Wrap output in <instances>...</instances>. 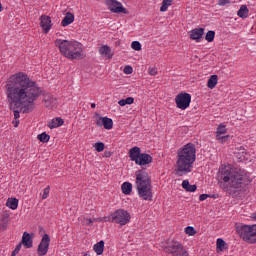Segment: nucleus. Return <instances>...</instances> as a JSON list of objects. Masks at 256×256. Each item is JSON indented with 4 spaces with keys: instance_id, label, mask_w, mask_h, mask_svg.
Instances as JSON below:
<instances>
[{
    "instance_id": "54",
    "label": "nucleus",
    "mask_w": 256,
    "mask_h": 256,
    "mask_svg": "<svg viewBox=\"0 0 256 256\" xmlns=\"http://www.w3.org/2000/svg\"><path fill=\"white\" fill-rule=\"evenodd\" d=\"M3 11V6L0 3V12Z\"/></svg>"
},
{
    "instance_id": "7",
    "label": "nucleus",
    "mask_w": 256,
    "mask_h": 256,
    "mask_svg": "<svg viewBox=\"0 0 256 256\" xmlns=\"http://www.w3.org/2000/svg\"><path fill=\"white\" fill-rule=\"evenodd\" d=\"M131 221V214L123 209H118L110 214V223H117L121 227Z\"/></svg>"
},
{
    "instance_id": "33",
    "label": "nucleus",
    "mask_w": 256,
    "mask_h": 256,
    "mask_svg": "<svg viewBox=\"0 0 256 256\" xmlns=\"http://www.w3.org/2000/svg\"><path fill=\"white\" fill-rule=\"evenodd\" d=\"M105 117H101V115H99V113L95 114V124L97 125V127H103V119Z\"/></svg>"
},
{
    "instance_id": "37",
    "label": "nucleus",
    "mask_w": 256,
    "mask_h": 256,
    "mask_svg": "<svg viewBox=\"0 0 256 256\" xmlns=\"http://www.w3.org/2000/svg\"><path fill=\"white\" fill-rule=\"evenodd\" d=\"M131 47L134 49V51H141V42L133 41Z\"/></svg>"
},
{
    "instance_id": "5",
    "label": "nucleus",
    "mask_w": 256,
    "mask_h": 256,
    "mask_svg": "<svg viewBox=\"0 0 256 256\" xmlns=\"http://www.w3.org/2000/svg\"><path fill=\"white\" fill-rule=\"evenodd\" d=\"M136 190L139 197L144 201H153V186L151 185V178L144 170L136 172Z\"/></svg>"
},
{
    "instance_id": "40",
    "label": "nucleus",
    "mask_w": 256,
    "mask_h": 256,
    "mask_svg": "<svg viewBox=\"0 0 256 256\" xmlns=\"http://www.w3.org/2000/svg\"><path fill=\"white\" fill-rule=\"evenodd\" d=\"M124 73L126 74V75H131V73H133V67H131V66H125L124 67Z\"/></svg>"
},
{
    "instance_id": "14",
    "label": "nucleus",
    "mask_w": 256,
    "mask_h": 256,
    "mask_svg": "<svg viewBox=\"0 0 256 256\" xmlns=\"http://www.w3.org/2000/svg\"><path fill=\"white\" fill-rule=\"evenodd\" d=\"M204 33H205V28H195L190 32V39H192L193 41L199 42L201 41Z\"/></svg>"
},
{
    "instance_id": "18",
    "label": "nucleus",
    "mask_w": 256,
    "mask_h": 256,
    "mask_svg": "<svg viewBox=\"0 0 256 256\" xmlns=\"http://www.w3.org/2000/svg\"><path fill=\"white\" fill-rule=\"evenodd\" d=\"M140 156H141V148L135 146L129 150L130 161H134L136 163Z\"/></svg>"
},
{
    "instance_id": "38",
    "label": "nucleus",
    "mask_w": 256,
    "mask_h": 256,
    "mask_svg": "<svg viewBox=\"0 0 256 256\" xmlns=\"http://www.w3.org/2000/svg\"><path fill=\"white\" fill-rule=\"evenodd\" d=\"M55 101V99H53V98H46L45 100H44V103H45V106L46 107H53V105L51 104V103H53Z\"/></svg>"
},
{
    "instance_id": "48",
    "label": "nucleus",
    "mask_w": 256,
    "mask_h": 256,
    "mask_svg": "<svg viewBox=\"0 0 256 256\" xmlns=\"http://www.w3.org/2000/svg\"><path fill=\"white\" fill-rule=\"evenodd\" d=\"M111 155H113V153L110 152V151H106V152L104 153V157H107V158L111 157Z\"/></svg>"
},
{
    "instance_id": "50",
    "label": "nucleus",
    "mask_w": 256,
    "mask_h": 256,
    "mask_svg": "<svg viewBox=\"0 0 256 256\" xmlns=\"http://www.w3.org/2000/svg\"><path fill=\"white\" fill-rule=\"evenodd\" d=\"M79 219H80L82 225H86V220H83V217H80Z\"/></svg>"
},
{
    "instance_id": "12",
    "label": "nucleus",
    "mask_w": 256,
    "mask_h": 256,
    "mask_svg": "<svg viewBox=\"0 0 256 256\" xmlns=\"http://www.w3.org/2000/svg\"><path fill=\"white\" fill-rule=\"evenodd\" d=\"M225 133H227V127L220 124L216 131V139L220 141V143H225V141H228L229 135H225Z\"/></svg>"
},
{
    "instance_id": "41",
    "label": "nucleus",
    "mask_w": 256,
    "mask_h": 256,
    "mask_svg": "<svg viewBox=\"0 0 256 256\" xmlns=\"http://www.w3.org/2000/svg\"><path fill=\"white\" fill-rule=\"evenodd\" d=\"M8 225H9V222H7V220H3V222L0 224V229L2 231H7Z\"/></svg>"
},
{
    "instance_id": "52",
    "label": "nucleus",
    "mask_w": 256,
    "mask_h": 256,
    "mask_svg": "<svg viewBox=\"0 0 256 256\" xmlns=\"http://www.w3.org/2000/svg\"><path fill=\"white\" fill-rule=\"evenodd\" d=\"M251 217L254 219V221H256V212H254Z\"/></svg>"
},
{
    "instance_id": "34",
    "label": "nucleus",
    "mask_w": 256,
    "mask_h": 256,
    "mask_svg": "<svg viewBox=\"0 0 256 256\" xmlns=\"http://www.w3.org/2000/svg\"><path fill=\"white\" fill-rule=\"evenodd\" d=\"M94 148L98 153H101L105 150V144L103 142H97L94 144Z\"/></svg>"
},
{
    "instance_id": "13",
    "label": "nucleus",
    "mask_w": 256,
    "mask_h": 256,
    "mask_svg": "<svg viewBox=\"0 0 256 256\" xmlns=\"http://www.w3.org/2000/svg\"><path fill=\"white\" fill-rule=\"evenodd\" d=\"M40 27L43 29L44 33L51 31V17L42 15L40 17Z\"/></svg>"
},
{
    "instance_id": "22",
    "label": "nucleus",
    "mask_w": 256,
    "mask_h": 256,
    "mask_svg": "<svg viewBox=\"0 0 256 256\" xmlns=\"http://www.w3.org/2000/svg\"><path fill=\"white\" fill-rule=\"evenodd\" d=\"M237 15L241 19H247L249 17V8H247V5H242L238 10Z\"/></svg>"
},
{
    "instance_id": "45",
    "label": "nucleus",
    "mask_w": 256,
    "mask_h": 256,
    "mask_svg": "<svg viewBox=\"0 0 256 256\" xmlns=\"http://www.w3.org/2000/svg\"><path fill=\"white\" fill-rule=\"evenodd\" d=\"M209 197H211V196L208 195V194H201V195L199 196V199H200V201H205V199H207V198H209Z\"/></svg>"
},
{
    "instance_id": "1",
    "label": "nucleus",
    "mask_w": 256,
    "mask_h": 256,
    "mask_svg": "<svg viewBox=\"0 0 256 256\" xmlns=\"http://www.w3.org/2000/svg\"><path fill=\"white\" fill-rule=\"evenodd\" d=\"M41 87L29 79L23 72L12 75L6 84V94L12 105L21 108L23 113H31L35 109V101L41 97Z\"/></svg>"
},
{
    "instance_id": "20",
    "label": "nucleus",
    "mask_w": 256,
    "mask_h": 256,
    "mask_svg": "<svg viewBox=\"0 0 256 256\" xmlns=\"http://www.w3.org/2000/svg\"><path fill=\"white\" fill-rule=\"evenodd\" d=\"M64 121L62 118H54L51 121L48 122L49 129H57V127H61L63 125Z\"/></svg>"
},
{
    "instance_id": "10",
    "label": "nucleus",
    "mask_w": 256,
    "mask_h": 256,
    "mask_svg": "<svg viewBox=\"0 0 256 256\" xmlns=\"http://www.w3.org/2000/svg\"><path fill=\"white\" fill-rule=\"evenodd\" d=\"M105 3L111 13H123L124 15L129 14L127 8L123 7V4L117 0H105Z\"/></svg>"
},
{
    "instance_id": "19",
    "label": "nucleus",
    "mask_w": 256,
    "mask_h": 256,
    "mask_svg": "<svg viewBox=\"0 0 256 256\" xmlns=\"http://www.w3.org/2000/svg\"><path fill=\"white\" fill-rule=\"evenodd\" d=\"M75 21V15L71 12H67L65 17L63 18L61 25L62 27H67L68 25H71Z\"/></svg>"
},
{
    "instance_id": "36",
    "label": "nucleus",
    "mask_w": 256,
    "mask_h": 256,
    "mask_svg": "<svg viewBox=\"0 0 256 256\" xmlns=\"http://www.w3.org/2000/svg\"><path fill=\"white\" fill-rule=\"evenodd\" d=\"M217 249H220V251H223L225 249V241L221 238L217 239Z\"/></svg>"
},
{
    "instance_id": "11",
    "label": "nucleus",
    "mask_w": 256,
    "mask_h": 256,
    "mask_svg": "<svg viewBox=\"0 0 256 256\" xmlns=\"http://www.w3.org/2000/svg\"><path fill=\"white\" fill-rule=\"evenodd\" d=\"M50 243L51 237L49 234H44L37 248V253L39 256H45L49 252Z\"/></svg>"
},
{
    "instance_id": "17",
    "label": "nucleus",
    "mask_w": 256,
    "mask_h": 256,
    "mask_svg": "<svg viewBox=\"0 0 256 256\" xmlns=\"http://www.w3.org/2000/svg\"><path fill=\"white\" fill-rule=\"evenodd\" d=\"M99 53L102 55V57H106L107 59H113L114 53L111 50V47L108 45H102L99 48Z\"/></svg>"
},
{
    "instance_id": "42",
    "label": "nucleus",
    "mask_w": 256,
    "mask_h": 256,
    "mask_svg": "<svg viewBox=\"0 0 256 256\" xmlns=\"http://www.w3.org/2000/svg\"><path fill=\"white\" fill-rule=\"evenodd\" d=\"M229 3H231L230 0H219L218 1V5H220V7H225V5H229Z\"/></svg>"
},
{
    "instance_id": "53",
    "label": "nucleus",
    "mask_w": 256,
    "mask_h": 256,
    "mask_svg": "<svg viewBox=\"0 0 256 256\" xmlns=\"http://www.w3.org/2000/svg\"><path fill=\"white\" fill-rule=\"evenodd\" d=\"M95 107H97V105H96L95 103H92V104H91V108H92V109H95Z\"/></svg>"
},
{
    "instance_id": "30",
    "label": "nucleus",
    "mask_w": 256,
    "mask_h": 256,
    "mask_svg": "<svg viewBox=\"0 0 256 256\" xmlns=\"http://www.w3.org/2000/svg\"><path fill=\"white\" fill-rule=\"evenodd\" d=\"M94 223H111V218L109 216L98 217L93 219Z\"/></svg>"
},
{
    "instance_id": "44",
    "label": "nucleus",
    "mask_w": 256,
    "mask_h": 256,
    "mask_svg": "<svg viewBox=\"0 0 256 256\" xmlns=\"http://www.w3.org/2000/svg\"><path fill=\"white\" fill-rule=\"evenodd\" d=\"M148 71H149V75H152V76L157 75V68L152 67V68H149Z\"/></svg>"
},
{
    "instance_id": "16",
    "label": "nucleus",
    "mask_w": 256,
    "mask_h": 256,
    "mask_svg": "<svg viewBox=\"0 0 256 256\" xmlns=\"http://www.w3.org/2000/svg\"><path fill=\"white\" fill-rule=\"evenodd\" d=\"M21 243L26 247V249H31V247H33V237H31V234L24 232Z\"/></svg>"
},
{
    "instance_id": "2",
    "label": "nucleus",
    "mask_w": 256,
    "mask_h": 256,
    "mask_svg": "<svg viewBox=\"0 0 256 256\" xmlns=\"http://www.w3.org/2000/svg\"><path fill=\"white\" fill-rule=\"evenodd\" d=\"M196 154L197 148L193 143H188L178 149L175 165V173L178 177H183V175H187V173L193 171V163H195V159H197Z\"/></svg>"
},
{
    "instance_id": "28",
    "label": "nucleus",
    "mask_w": 256,
    "mask_h": 256,
    "mask_svg": "<svg viewBox=\"0 0 256 256\" xmlns=\"http://www.w3.org/2000/svg\"><path fill=\"white\" fill-rule=\"evenodd\" d=\"M102 126H104V129L110 130L113 127V119L109 117H104L102 120Z\"/></svg>"
},
{
    "instance_id": "29",
    "label": "nucleus",
    "mask_w": 256,
    "mask_h": 256,
    "mask_svg": "<svg viewBox=\"0 0 256 256\" xmlns=\"http://www.w3.org/2000/svg\"><path fill=\"white\" fill-rule=\"evenodd\" d=\"M172 3H173V0H163L162 5L160 7V11L162 13H165V11H167V9H169V7H171Z\"/></svg>"
},
{
    "instance_id": "26",
    "label": "nucleus",
    "mask_w": 256,
    "mask_h": 256,
    "mask_svg": "<svg viewBox=\"0 0 256 256\" xmlns=\"http://www.w3.org/2000/svg\"><path fill=\"white\" fill-rule=\"evenodd\" d=\"M133 103H135V98L128 97L126 99H121L118 102V105H120V107H125V105H133Z\"/></svg>"
},
{
    "instance_id": "25",
    "label": "nucleus",
    "mask_w": 256,
    "mask_h": 256,
    "mask_svg": "<svg viewBox=\"0 0 256 256\" xmlns=\"http://www.w3.org/2000/svg\"><path fill=\"white\" fill-rule=\"evenodd\" d=\"M6 207L15 211L19 207V200L17 198L8 199L6 202Z\"/></svg>"
},
{
    "instance_id": "35",
    "label": "nucleus",
    "mask_w": 256,
    "mask_h": 256,
    "mask_svg": "<svg viewBox=\"0 0 256 256\" xmlns=\"http://www.w3.org/2000/svg\"><path fill=\"white\" fill-rule=\"evenodd\" d=\"M185 233H186V235L193 236L197 233V231L195 230V228L193 226H187L185 228Z\"/></svg>"
},
{
    "instance_id": "3",
    "label": "nucleus",
    "mask_w": 256,
    "mask_h": 256,
    "mask_svg": "<svg viewBox=\"0 0 256 256\" xmlns=\"http://www.w3.org/2000/svg\"><path fill=\"white\" fill-rule=\"evenodd\" d=\"M218 177L224 183H229V187L226 188V191L229 195H235L237 190L241 189L247 181V176L241 172V170L233 169L229 166H221L219 168Z\"/></svg>"
},
{
    "instance_id": "8",
    "label": "nucleus",
    "mask_w": 256,
    "mask_h": 256,
    "mask_svg": "<svg viewBox=\"0 0 256 256\" xmlns=\"http://www.w3.org/2000/svg\"><path fill=\"white\" fill-rule=\"evenodd\" d=\"M165 253H169L172 256H189V252L185 250L183 244L175 241L170 242L165 248Z\"/></svg>"
},
{
    "instance_id": "21",
    "label": "nucleus",
    "mask_w": 256,
    "mask_h": 256,
    "mask_svg": "<svg viewBox=\"0 0 256 256\" xmlns=\"http://www.w3.org/2000/svg\"><path fill=\"white\" fill-rule=\"evenodd\" d=\"M93 251H95L96 255H103V251H105V241L101 240L93 246Z\"/></svg>"
},
{
    "instance_id": "51",
    "label": "nucleus",
    "mask_w": 256,
    "mask_h": 256,
    "mask_svg": "<svg viewBox=\"0 0 256 256\" xmlns=\"http://www.w3.org/2000/svg\"><path fill=\"white\" fill-rule=\"evenodd\" d=\"M14 127H19V120H16V121L14 122Z\"/></svg>"
},
{
    "instance_id": "6",
    "label": "nucleus",
    "mask_w": 256,
    "mask_h": 256,
    "mask_svg": "<svg viewBox=\"0 0 256 256\" xmlns=\"http://www.w3.org/2000/svg\"><path fill=\"white\" fill-rule=\"evenodd\" d=\"M237 233L246 243H256V224L254 225H240L237 227Z\"/></svg>"
},
{
    "instance_id": "9",
    "label": "nucleus",
    "mask_w": 256,
    "mask_h": 256,
    "mask_svg": "<svg viewBox=\"0 0 256 256\" xmlns=\"http://www.w3.org/2000/svg\"><path fill=\"white\" fill-rule=\"evenodd\" d=\"M176 107L185 111L191 105V94L189 93H180L175 98Z\"/></svg>"
},
{
    "instance_id": "4",
    "label": "nucleus",
    "mask_w": 256,
    "mask_h": 256,
    "mask_svg": "<svg viewBox=\"0 0 256 256\" xmlns=\"http://www.w3.org/2000/svg\"><path fill=\"white\" fill-rule=\"evenodd\" d=\"M54 43L58 47L61 55L66 57V59H70L71 61L85 59V52H83V45L81 43L63 39H56Z\"/></svg>"
},
{
    "instance_id": "49",
    "label": "nucleus",
    "mask_w": 256,
    "mask_h": 256,
    "mask_svg": "<svg viewBox=\"0 0 256 256\" xmlns=\"http://www.w3.org/2000/svg\"><path fill=\"white\" fill-rule=\"evenodd\" d=\"M17 255H19V252L18 250L14 249V251H12L11 256H17Z\"/></svg>"
},
{
    "instance_id": "46",
    "label": "nucleus",
    "mask_w": 256,
    "mask_h": 256,
    "mask_svg": "<svg viewBox=\"0 0 256 256\" xmlns=\"http://www.w3.org/2000/svg\"><path fill=\"white\" fill-rule=\"evenodd\" d=\"M13 113H14V119L16 120L19 119L20 117L19 110H14Z\"/></svg>"
},
{
    "instance_id": "31",
    "label": "nucleus",
    "mask_w": 256,
    "mask_h": 256,
    "mask_svg": "<svg viewBox=\"0 0 256 256\" xmlns=\"http://www.w3.org/2000/svg\"><path fill=\"white\" fill-rule=\"evenodd\" d=\"M37 139H39L41 143H49V139H51V136L43 132L42 134L38 135Z\"/></svg>"
},
{
    "instance_id": "27",
    "label": "nucleus",
    "mask_w": 256,
    "mask_h": 256,
    "mask_svg": "<svg viewBox=\"0 0 256 256\" xmlns=\"http://www.w3.org/2000/svg\"><path fill=\"white\" fill-rule=\"evenodd\" d=\"M216 86H217V75H212L208 79L207 87L209 89H215Z\"/></svg>"
},
{
    "instance_id": "23",
    "label": "nucleus",
    "mask_w": 256,
    "mask_h": 256,
    "mask_svg": "<svg viewBox=\"0 0 256 256\" xmlns=\"http://www.w3.org/2000/svg\"><path fill=\"white\" fill-rule=\"evenodd\" d=\"M182 187L185 189V191H188V193H195V191H197V185L189 184V180H184L182 182Z\"/></svg>"
},
{
    "instance_id": "43",
    "label": "nucleus",
    "mask_w": 256,
    "mask_h": 256,
    "mask_svg": "<svg viewBox=\"0 0 256 256\" xmlns=\"http://www.w3.org/2000/svg\"><path fill=\"white\" fill-rule=\"evenodd\" d=\"M83 221H86V225H87L88 227H91V226L93 225V223H94L93 219H91V218H85V217H83Z\"/></svg>"
},
{
    "instance_id": "39",
    "label": "nucleus",
    "mask_w": 256,
    "mask_h": 256,
    "mask_svg": "<svg viewBox=\"0 0 256 256\" xmlns=\"http://www.w3.org/2000/svg\"><path fill=\"white\" fill-rule=\"evenodd\" d=\"M49 191H51V187L47 186V187L43 190L42 199H47V197H49Z\"/></svg>"
},
{
    "instance_id": "47",
    "label": "nucleus",
    "mask_w": 256,
    "mask_h": 256,
    "mask_svg": "<svg viewBox=\"0 0 256 256\" xmlns=\"http://www.w3.org/2000/svg\"><path fill=\"white\" fill-rule=\"evenodd\" d=\"M22 245H23V243L20 242V243L16 246L15 250L18 251V252H20Z\"/></svg>"
},
{
    "instance_id": "32",
    "label": "nucleus",
    "mask_w": 256,
    "mask_h": 256,
    "mask_svg": "<svg viewBox=\"0 0 256 256\" xmlns=\"http://www.w3.org/2000/svg\"><path fill=\"white\" fill-rule=\"evenodd\" d=\"M205 39L208 41V43H213V41L215 40V31H208L206 33Z\"/></svg>"
},
{
    "instance_id": "24",
    "label": "nucleus",
    "mask_w": 256,
    "mask_h": 256,
    "mask_svg": "<svg viewBox=\"0 0 256 256\" xmlns=\"http://www.w3.org/2000/svg\"><path fill=\"white\" fill-rule=\"evenodd\" d=\"M121 189L124 195H131V191H133V184L130 182H124L121 186Z\"/></svg>"
},
{
    "instance_id": "15",
    "label": "nucleus",
    "mask_w": 256,
    "mask_h": 256,
    "mask_svg": "<svg viewBox=\"0 0 256 256\" xmlns=\"http://www.w3.org/2000/svg\"><path fill=\"white\" fill-rule=\"evenodd\" d=\"M149 163H153V157L149 154L141 153L136 162V165L143 166V165H149Z\"/></svg>"
}]
</instances>
